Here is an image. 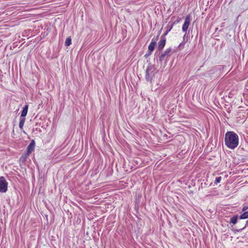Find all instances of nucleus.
<instances>
[{
	"label": "nucleus",
	"instance_id": "nucleus-1",
	"mask_svg": "<svg viewBox=\"0 0 248 248\" xmlns=\"http://www.w3.org/2000/svg\"><path fill=\"white\" fill-rule=\"evenodd\" d=\"M224 141L227 147L233 149L238 145V136L233 132L228 131L225 134Z\"/></svg>",
	"mask_w": 248,
	"mask_h": 248
},
{
	"label": "nucleus",
	"instance_id": "nucleus-2",
	"mask_svg": "<svg viewBox=\"0 0 248 248\" xmlns=\"http://www.w3.org/2000/svg\"><path fill=\"white\" fill-rule=\"evenodd\" d=\"M8 183L3 177H0V192L5 193L7 190Z\"/></svg>",
	"mask_w": 248,
	"mask_h": 248
},
{
	"label": "nucleus",
	"instance_id": "nucleus-3",
	"mask_svg": "<svg viewBox=\"0 0 248 248\" xmlns=\"http://www.w3.org/2000/svg\"><path fill=\"white\" fill-rule=\"evenodd\" d=\"M190 15H188L186 16L184 23L182 26V31L184 32H186L188 28L189 27V25L190 24Z\"/></svg>",
	"mask_w": 248,
	"mask_h": 248
},
{
	"label": "nucleus",
	"instance_id": "nucleus-4",
	"mask_svg": "<svg viewBox=\"0 0 248 248\" xmlns=\"http://www.w3.org/2000/svg\"><path fill=\"white\" fill-rule=\"evenodd\" d=\"M35 147V143L34 141H32L27 147V155H29L34 150Z\"/></svg>",
	"mask_w": 248,
	"mask_h": 248
},
{
	"label": "nucleus",
	"instance_id": "nucleus-5",
	"mask_svg": "<svg viewBox=\"0 0 248 248\" xmlns=\"http://www.w3.org/2000/svg\"><path fill=\"white\" fill-rule=\"evenodd\" d=\"M155 44V41H154V40L153 39L148 46V49L150 51V53H151L154 50Z\"/></svg>",
	"mask_w": 248,
	"mask_h": 248
},
{
	"label": "nucleus",
	"instance_id": "nucleus-6",
	"mask_svg": "<svg viewBox=\"0 0 248 248\" xmlns=\"http://www.w3.org/2000/svg\"><path fill=\"white\" fill-rule=\"evenodd\" d=\"M166 44V39L165 38H163L161 39L158 43V49H162L165 46Z\"/></svg>",
	"mask_w": 248,
	"mask_h": 248
},
{
	"label": "nucleus",
	"instance_id": "nucleus-7",
	"mask_svg": "<svg viewBox=\"0 0 248 248\" xmlns=\"http://www.w3.org/2000/svg\"><path fill=\"white\" fill-rule=\"evenodd\" d=\"M170 52H171V49L170 48L167 49L166 50V51L163 54H162L160 56V60L163 59L166 56H168V55L170 56Z\"/></svg>",
	"mask_w": 248,
	"mask_h": 248
},
{
	"label": "nucleus",
	"instance_id": "nucleus-8",
	"mask_svg": "<svg viewBox=\"0 0 248 248\" xmlns=\"http://www.w3.org/2000/svg\"><path fill=\"white\" fill-rule=\"evenodd\" d=\"M28 110V105H27L24 107L23 110L21 112V117H24L27 115Z\"/></svg>",
	"mask_w": 248,
	"mask_h": 248
},
{
	"label": "nucleus",
	"instance_id": "nucleus-9",
	"mask_svg": "<svg viewBox=\"0 0 248 248\" xmlns=\"http://www.w3.org/2000/svg\"><path fill=\"white\" fill-rule=\"evenodd\" d=\"M151 69L148 67L146 71V79L147 80H150L151 76L152 75V72H150Z\"/></svg>",
	"mask_w": 248,
	"mask_h": 248
},
{
	"label": "nucleus",
	"instance_id": "nucleus-10",
	"mask_svg": "<svg viewBox=\"0 0 248 248\" xmlns=\"http://www.w3.org/2000/svg\"><path fill=\"white\" fill-rule=\"evenodd\" d=\"M172 28H173V24H170V23H169L166 27V31L165 33H164V36L167 35V34L168 33V32L171 31V30L172 29Z\"/></svg>",
	"mask_w": 248,
	"mask_h": 248
},
{
	"label": "nucleus",
	"instance_id": "nucleus-11",
	"mask_svg": "<svg viewBox=\"0 0 248 248\" xmlns=\"http://www.w3.org/2000/svg\"><path fill=\"white\" fill-rule=\"evenodd\" d=\"M25 122V118H22L20 119V122H19V127L20 130H22L23 129Z\"/></svg>",
	"mask_w": 248,
	"mask_h": 248
},
{
	"label": "nucleus",
	"instance_id": "nucleus-12",
	"mask_svg": "<svg viewBox=\"0 0 248 248\" xmlns=\"http://www.w3.org/2000/svg\"><path fill=\"white\" fill-rule=\"evenodd\" d=\"M248 218V210L245 212L240 217V219H247Z\"/></svg>",
	"mask_w": 248,
	"mask_h": 248
},
{
	"label": "nucleus",
	"instance_id": "nucleus-13",
	"mask_svg": "<svg viewBox=\"0 0 248 248\" xmlns=\"http://www.w3.org/2000/svg\"><path fill=\"white\" fill-rule=\"evenodd\" d=\"M71 44V39L70 37L67 38L65 42V45L67 46H69Z\"/></svg>",
	"mask_w": 248,
	"mask_h": 248
},
{
	"label": "nucleus",
	"instance_id": "nucleus-14",
	"mask_svg": "<svg viewBox=\"0 0 248 248\" xmlns=\"http://www.w3.org/2000/svg\"><path fill=\"white\" fill-rule=\"evenodd\" d=\"M237 220V217L234 216L231 218V223H232L233 224H235L236 223Z\"/></svg>",
	"mask_w": 248,
	"mask_h": 248
},
{
	"label": "nucleus",
	"instance_id": "nucleus-15",
	"mask_svg": "<svg viewBox=\"0 0 248 248\" xmlns=\"http://www.w3.org/2000/svg\"><path fill=\"white\" fill-rule=\"evenodd\" d=\"M221 180V177H218L216 178V180L215 181V183L217 184L218 183H219L220 182V181Z\"/></svg>",
	"mask_w": 248,
	"mask_h": 248
},
{
	"label": "nucleus",
	"instance_id": "nucleus-16",
	"mask_svg": "<svg viewBox=\"0 0 248 248\" xmlns=\"http://www.w3.org/2000/svg\"><path fill=\"white\" fill-rule=\"evenodd\" d=\"M248 209V207L245 206L243 207V208L242 209V211L243 212H244V211H246Z\"/></svg>",
	"mask_w": 248,
	"mask_h": 248
},
{
	"label": "nucleus",
	"instance_id": "nucleus-17",
	"mask_svg": "<svg viewBox=\"0 0 248 248\" xmlns=\"http://www.w3.org/2000/svg\"><path fill=\"white\" fill-rule=\"evenodd\" d=\"M183 43H181L180 45H179V47H180L181 46H182V45H183Z\"/></svg>",
	"mask_w": 248,
	"mask_h": 248
},
{
	"label": "nucleus",
	"instance_id": "nucleus-18",
	"mask_svg": "<svg viewBox=\"0 0 248 248\" xmlns=\"http://www.w3.org/2000/svg\"><path fill=\"white\" fill-rule=\"evenodd\" d=\"M22 157L24 158V159L26 158V156L24 157L23 156H22Z\"/></svg>",
	"mask_w": 248,
	"mask_h": 248
}]
</instances>
